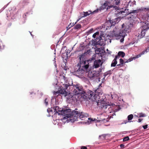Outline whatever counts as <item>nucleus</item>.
Here are the masks:
<instances>
[{
    "instance_id": "12",
    "label": "nucleus",
    "mask_w": 149,
    "mask_h": 149,
    "mask_svg": "<svg viewBox=\"0 0 149 149\" xmlns=\"http://www.w3.org/2000/svg\"><path fill=\"white\" fill-rule=\"evenodd\" d=\"M126 33L125 32L123 29H122L120 30L119 33L118 34H117L115 35V36L117 37L118 38L123 37L124 38L125 36H126Z\"/></svg>"
},
{
    "instance_id": "17",
    "label": "nucleus",
    "mask_w": 149,
    "mask_h": 149,
    "mask_svg": "<svg viewBox=\"0 0 149 149\" xmlns=\"http://www.w3.org/2000/svg\"><path fill=\"white\" fill-rule=\"evenodd\" d=\"M101 63V60L99 59L98 60H95L94 63V66L95 68H97L100 67Z\"/></svg>"
},
{
    "instance_id": "14",
    "label": "nucleus",
    "mask_w": 149,
    "mask_h": 149,
    "mask_svg": "<svg viewBox=\"0 0 149 149\" xmlns=\"http://www.w3.org/2000/svg\"><path fill=\"white\" fill-rule=\"evenodd\" d=\"M149 9V8L141 7V8H139L137 10H133L131 13H137L140 11H143L145 10L146 11H148Z\"/></svg>"
},
{
    "instance_id": "13",
    "label": "nucleus",
    "mask_w": 149,
    "mask_h": 149,
    "mask_svg": "<svg viewBox=\"0 0 149 149\" xmlns=\"http://www.w3.org/2000/svg\"><path fill=\"white\" fill-rule=\"evenodd\" d=\"M133 22L132 23H131L129 25V26L128 27V26H125L124 25V24H123L122 25V29H123V30L126 33L129 29V28L132 27L133 26Z\"/></svg>"
},
{
    "instance_id": "7",
    "label": "nucleus",
    "mask_w": 149,
    "mask_h": 149,
    "mask_svg": "<svg viewBox=\"0 0 149 149\" xmlns=\"http://www.w3.org/2000/svg\"><path fill=\"white\" fill-rule=\"evenodd\" d=\"M74 94L72 93L71 100L74 102L80 100H83L85 99L86 97V96H84V95H83V96L82 95H79V94Z\"/></svg>"
},
{
    "instance_id": "36",
    "label": "nucleus",
    "mask_w": 149,
    "mask_h": 149,
    "mask_svg": "<svg viewBox=\"0 0 149 149\" xmlns=\"http://www.w3.org/2000/svg\"><path fill=\"white\" fill-rule=\"evenodd\" d=\"M119 56L118 55V54L117 55H116L115 56L114 59L115 60H116L117 58H119Z\"/></svg>"
},
{
    "instance_id": "40",
    "label": "nucleus",
    "mask_w": 149,
    "mask_h": 149,
    "mask_svg": "<svg viewBox=\"0 0 149 149\" xmlns=\"http://www.w3.org/2000/svg\"><path fill=\"white\" fill-rule=\"evenodd\" d=\"M8 5V3L6 5H5L3 8L1 9V11H3V10H4L7 6V5Z\"/></svg>"
},
{
    "instance_id": "4",
    "label": "nucleus",
    "mask_w": 149,
    "mask_h": 149,
    "mask_svg": "<svg viewBox=\"0 0 149 149\" xmlns=\"http://www.w3.org/2000/svg\"><path fill=\"white\" fill-rule=\"evenodd\" d=\"M75 109L73 111H71V114L69 115V120L71 122H74L77 120V119L79 118L81 120H84L86 118H87L88 116V114L86 113H84L83 112H80L76 111Z\"/></svg>"
},
{
    "instance_id": "11",
    "label": "nucleus",
    "mask_w": 149,
    "mask_h": 149,
    "mask_svg": "<svg viewBox=\"0 0 149 149\" xmlns=\"http://www.w3.org/2000/svg\"><path fill=\"white\" fill-rule=\"evenodd\" d=\"M96 41L97 45L102 46L104 45L105 44V40L102 39L100 36L96 38Z\"/></svg>"
},
{
    "instance_id": "24",
    "label": "nucleus",
    "mask_w": 149,
    "mask_h": 149,
    "mask_svg": "<svg viewBox=\"0 0 149 149\" xmlns=\"http://www.w3.org/2000/svg\"><path fill=\"white\" fill-rule=\"evenodd\" d=\"M117 63V60L113 59L112 62L111 64V67H115L116 65V64Z\"/></svg>"
},
{
    "instance_id": "9",
    "label": "nucleus",
    "mask_w": 149,
    "mask_h": 149,
    "mask_svg": "<svg viewBox=\"0 0 149 149\" xmlns=\"http://www.w3.org/2000/svg\"><path fill=\"white\" fill-rule=\"evenodd\" d=\"M88 70L86 71V73L87 74L86 75H87L88 77L91 80H95L97 79L96 74L94 72H92L89 70L88 71Z\"/></svg>"
},
{
    "instance_id": "45",
    "label": "nucleus",
    "mask_w": 149,
    "mask_h": 149,
    "mask_svg": "<svg viewBox=\"0 0 149 149\" xmlns=\"http://www.w3.org/2000/svg\"><path fill=\"white\" fill-rule=\"evenodd\" d=\"M122 38L120 39V42H123V41H124V38H123V37H121Z\"/></svg>"
},
{
    "instance_id": "23",
    "label": "nucleus",
    "mask_w": 149,
    "mask_h": 149,
    "mask_svg": "<svg viewBox=\"0 0 149 149\" xmlns=\"http://www.w3.org/2000/svg\"><path fill=\"white\" fill-rule=\"evenodd\" d=\"M147 31L146 29H142L141 32V37L143 38L145 36L146 33V32Z\"/></svg>"
},
{
    "instance_id": "6",
    "label": "nucleus",
    "mask_w": 149,
    "mask_h": 149,
    "mask_svg": "<svg viewBox=\"0 0 149 149\" xmlns=\"http://www.w3.org/2000/svg\"><path fill=\"white\" fill-rule=\"evenodd\" d=\"M70 85L68 84H65L63 85V89L61 88L60 90H59L58 91L53 92V94L55 96H59L61 94L63 95L64 96L66 95L67 92L65 91V90L68 88V86Z\"/></svg>"
},
{
    "instance_id": "15",
    "label": "nucleus",
    "mask_w": 149,
    "mask_h": 149,
    "mask_svg": "<svg viewBox=\"0 0 149 149\" xmlns=\"http://www.w3.org/2000/svg\"><path fill=\"white\" fill-rule=\"evenodd\" d=\"M99 10L98 9H97L96 10L94 11L92 13V12L91 11H88L86 12H84V17H86L88 15H89L90 14L93 13L94 14L95 13H97Z\"/></svg>"
},
{
    "instance_id": "46",
    "label": "nucleus",
    "mask_w": 149,
    "mask_h": 149,
    "mask_svg": "<svg viewBox=\"0 0 149 149\" xmlns=\"http://www.w3.org/2000/svg\"><path fill=\"white\" fill-rule=\"evenodd\" d=\"M142 119H140V118H139V119L138 120V122H139V123H140V122H141L142 120Z\"/></svg>"
},
{
    "instance_id": "22",
    "label": "nucleus",
    "mask_w": 149,
    "mask_h": 149,
    "mask_svg": "<svg viewBox=\"0 0 149 149\" xmlns=\"http://www.w3.org/2000/svg\"><path fill=\"white\" fill-rule=\"evenodd\" d=\"M64 96L66 97L68 100H70V101H71L72 93H68L67 92L66 95Z\"/></svg>"
},
{
    "instance_id": "32",
    "label": "nucleus",
    "mask_w": 149,
    "mask_h": 149,
    "mask_svg": "<svg viewBox=\"0 0 149 149\" xmlns=\"http://www.w3.org/2000/svg\"><path fill=\"white\" fill-rule=\"evenodd\" d=\"M139 117H144L146 116V115L144 113H140L138 114Z\"/></svg>"
},
{
    "instance_id": "10",
    "label": "nucleus",
    "mask_w": 149,
    "mask_h": 149,
    "mask_svg": "<svg viewBox=\"0 0 149 149\" xmlns=\"http://www.w3.org/2000/svg\"><path fill=\"white\" fill-rule=\"evenodd\" d=\"M117 19H113L110 20L108 21L105 23V25H107L109 28L112 26H114L117 22Z\"/></svg>"
},
{
    "instance_id": "39",
    "label": "nucleus",
    "mask_w": 149,
    "mask_h": 149,
    "mask_svg": "<svg viewBox=\"0 0 149 149\" xmlns=\"http://www.w3.org/2000/svg\"><path fill=\"white\" fill-rule=\"evenodd\" d=\"M143 127L144 129H146L148 127V125H144L143 126Z\"/></svg>"
},
{
    "instance_id": "42",
    "label": "nucleus",
    "mask_w": 149,
    "mask_h": 149,
    "mask_svg": "<svg viewBox=\"0 0 149 149\" xmlns=\"http://www.w3.org/2000/svg\"><path fill=\"white\" fill-rule=\"evenodd\" d=\"M81 149H87V148L85 146H81Z\"/></svg>"
},
{
    "instance_id": "5",
    "label": "nucleus",
    "mask_w": 149,
    "mask_h": 149,
    "mask_svg": "<svg viewBox=\"0 0 149 149\" xmlns=\"http://www.w3.org/2000/svg\"><path fill=\"white\" fill-rule=\"evenodd\" d=\"M73 86V88L74 89L73 91L74 93L79 94V95H82L83 96V95H84V96H86V93L85 92L83 91V89L82 86L79 84L74 85Z\"/></svg>"
},
{
    "instance_id": "38",
    "label": "nucleus",
    "mask_w": 149,
    "mask_h": 149,
    "mask_svg": "<svg viewBox=\"0 0 149 149\" xmlns=\"http://www.w3.org/2000/svg\"><path fill=\"white\" fill-rule=\"evenodd\" d=\"M145 29H147V31L148 29H149V23H147L146 24V28Z\"/></svg>"
},
{
    "instance_id": "27",
    "label": "nucleus",
    "mask_w": 149,
    "mask_h": 149,
    "mask_svg": "<svg viewBox=\"0 0 149 149\" xmlns=\"http://www.w3.org/2000/svg\"><path fill=\"white\" fill-rule=\"evenodd\" d=\"M49 100L47 98H46L44 101V103L45 104V105L47 106L48 105V102Z\"/></svg>"
},
{
    "instance_id": "41",
    "label": "nucleus",
    "mask_w": 149,
    "mask_h": 149,
    "mask_svg": "<svg viewBox=\"0 0 149 149\" xmlns=\"http://www.w3.org/2000/svg\"><path fill=\"white\" fill-rule=\"evenodd\" d=\"M105 137V135L103 134V135H100L99 136V138H101L102 137H103V138L102 139H104V138Z\"/></svg>"
},
{
    "instance_id": "21",
    "label": "nucleus",
    "mask_w": 149,
    "mask_h": 149,
    "mask_svg": "<svg viewBox=\"0 0 149 149\" xmlns=\"http://www.w3.org/2000/svg\"><path fill=\"white\" fill-rule=\"evenodd\" d=\"M108 1H106L104 4L101 7V9L104 10V9L107 8V7L108 6H109L108 5Z\"/></svg>"
},
{
    "instance_id": "51",
    "label": "nucleus",
    "mask_w": 149,
    "mask_h": 149,
    "mask_svg": "<svg viewBox=\"0 0 149 149\" xmlns=\"http://www.w3.org/2000/svg\"><path fill=\"white\" fill-rule=\"evenodd\" d=\"M93 30V29H90V31H92Z\"/></svg>"
},
{
    "instance_id": "43",
    "label": "nucleus",
    "mask_w": 149,
    "mask_h": 149,
    "mask_svg": "<svg viewBox=\"0 0 149 149\" xmlns=\"http://www.w3.org/2000/svg\"><path fill=\"white\" fill-rule=\"evenodd\" d=\"M124 122L122 123L121 124H126L127 123L129 122V121H127V120H124L123 121Z\"/></svg>"
},
{
    "instance_id": "25",
    "label": "nucleus",
    "mask_w": 149,
    "mask_h": 149,
    "mask_svg": "<svg viewBox=\"0 0 149 149\" xmlns=\"http://www.w3.org/2000/svg\"><path fill=\"white\" fill-rule=\"evenodd\" d=\"M118 55L119 56H121L123 58L125 56V54L123 52L120 51L118 52Z\"/></svg>"
},
{
    "instance_id": "30",
    "label": "nucleus",
    "mask_w": 149,
    "mask_h": 149,
    "mask_svg": "<svg viewBox=\"0 0 149 149\" xmlns=\"http://www.w3.org/2000/svg\"><path fill=\"white\" fill-rule=\"evenodd\" d=\"M81 27V25L79 24H77L74 27V29H79Z\"/></svg>"
},
{
    "instance_id": "35",
    "label": "nucleus",
    "mask_w": 149,
    "mask_h": 149,
    "mask_svg": "<svg viewBox=\"0 0 149 149\" xmlns=\"http://www.w3.org/2000/svg\"><path fill=\"white\" fill-rule=\"evenodd\" d=\"M88 120L90 121L91 122L92 121H95V120H96L95 119H94L93 120V118H88Z\"/></svg>"
},
{
    "instance_id": "44",
    "label": "nucleus",
    "mask_w": 149,
    "mask_h": 149,
    "mask_svg": "<svg viewBox=\"0 0 149 149\" xmlns=\"http://www.w3.org/2000/svg\"><path fill=\"white\" fill-rule=\"evenodd\" d=\"M120 147L121 148H124V145L123 144H121L120 145Z\"/></svg>"
},
{
    "instance_id": "2",
    "label": "nucleus",
    "mask_w": 149,
    "mask_h": 149,
    "mask_svg": "<svg viewBox=\"0 0 149 149\" xmlns=\"http://www.w3.org/2000/svg\"><path fill=\"white\" fill-rule=\"evenodd\" d=\"M79 59L80 63L81 64H84L83 66H82L81 68H80L77 70L74 71L73 72V74L77 76L80 77L84 75L86 71L88 70L89 67L88 61H87L88 64H86V60L84 58V55H81L79 56Z\"/></svg>"
},
{
    "instance_id": "20",
    "label": "nucleus",
    "mask_w": 149,
    "mask_h": 149,
    "mask_svg": "<svg viewBox=\"0 0 149 149\" xmlns=\"http://www.w3.org/2000/svg\"><path fill=\"white\" fill-rule=\"evenodd\" d=\"M121 1L122 3V5H129L130 3V0H121Z\"/></svg>"
},
{
    "instance_id": "8",
    "label": "nucleus",
    "mask_w": 149,
    "mask_h": 149,
    "mask_svg": "<svg viewBox=\"0 0 149 149\" xmlns=\"http://www.w3.org/2000/svg\"><path fill=\"white\" fill-rule=\"evenodd\" d=\"M120 2V0H114L113 3V5L108 6L107 8V10H108L112 8L116 10H119V6Z\"/></svg>"
},
{
    "instance_id": "16",
    "label": "nucleus",
    "mask_w": 149,
    "mask_h": 149,
    "mask_svg": "<svg viewBox=\"0 0 149 149\" xmlns=\"http://www.w3.org/2000/svg\"><path fill=\"white\" fill-rule=\"evenodd\" d=\"M118 13L120 15L121 14H123L124 16H125L130 14L128 11V9H125L124 10H121Z\"/></svg>"
},
{
    "instance_id": "19",
    "label": "nucleus",
    "mask_w": 149,
    "mask_h": 149,
    "mask_svg": "<svg viewBox=\"0 0 149 149\" xmlns=\"http://www.w3.org/2000/svg\"><path fill=\"white\" fill-rule=\"evenodd\" d=\"M110 95V97H111V98L112 99H113L114 100H116L118 99V95L115 93H111Z\"/></svg>"
},
{
    "instance_id": "50",
    "label": "nucleus",
    "mask_w": 149,
    "mask_h": 149,
    "mask_svg": "<svg viewBox=\"0 0 149 149\" xmlns=\"http://www.w3.org/2000/svg\"><path fill=\"white\" fill-rule=\"evenodd\" d=\"M133 3H135V1H133Z\"/></svg>"
},
{
    "instance_id": "1",
    "label": "nucleus",
    "mask_w": 149,
    "mask_h": 149,
    "mask_svg": "<svg viewBox=\"0 0 149 149\" xmlns=\"http://www.w3.org/2000/svg\"><path fill=\"white\" fill-rule=\"evenodd\" d=\"M101 84H100L97 89L94 91L88 90V93L90 100L93 102H95L97 106L101 105L104 107L105 106V102L103 98L100 99V96L102 93L101 89Z\"/></svg>"
},
{
    "instance_id": "49",
    "label": "nucleus",
    "mask_w": 149,
    "mask_h": 149,
    "mask_svg": "<svg viewBox=\"0 0 149 149\" xmlns=\"http://www.w3.org/2000/svg\"><path fill=\"white\" fill-rule=\"evenodd\" d=\"M30 32V34H31V36H33V35L32 34H31V32Z\"/></svg>"
},
{
    "instance_id": "34",
    "label": "nucleus",
    "mask_w": 149,
    "mask_h": 149,
    "mask_svg": "<svg viewBox=\"0 0 149 149\" xmlns=\"http://www.w3.org/2000/svg\"><path fill=\"white\" fill-rule=\"evenodd\" d=\"M99 34V32H96V33H95L93 35V37L95 38L96 37V36L97 35H98Z\"/></svg>"
},
{
    "instance_id": "31",
    "label": "nucleus",
    "mask_w": 149,
    "mask_h": 149,
    "mask_svg": "<svg viewBox=\"0 0 149 149\" xmlns=\"http://www.w3.org/2000/svg\"><path fill=\"white\" fill-rule=\"evenodd\" d=\"M80 19H78L77 20V22H75V24H76L80 20ZM74 24L73 23V24L72 25H71V26H70V24H69V25H68V26L67 27V30H68V29H69L71 26H73Z\"/></svg>"
},
{
    "instance_id": "33",
    "label": "nucleus",
    "mask_w": 149,
    "mask_h": 149,
    "mask_svg": "<svg viewBox=\"0 0 149 149\" xmlns=\"http://www.w3.org/2000/svg\"><path fill=\"white\" fill-rule=\"evenodd\" d=\"M129 140V138L128 136H127L125 137L123 139V141H128Z\"/></svg>"
},
{
    "instance_id": "48",
    "label": "nucleus",
    "mask_w": 149,
    "mask_h": 149,
    "mask_svg": "<svg viewBox=\"0 0 149 149\" xmlns=\"http://www.w3.org/2000/svg\"><path fill=\"white\" fill-rule=\"evenodd\" d=\"M147 15L148 16V17H149V9L148 11V12H147Z\"/></svg>"
},
{
    "instance_id": "28",
    "label": "nucleus",
    "mask_w": 149,
    "mask_h": 149,
    "mask_svg": "<svg viewBox=\"0 0 149 149\" xmlns=\"http://www.w3.org/2000/svg\"><path fill=\"white\" fill-rule=\"evenodd\" d=\"M111 74V72L110 71H107V72H105L104 73V76L105 77H106L108 75V76L110 75Z\"/></svg>"
},
{
    "instance_id": "26",
    "label": "nucleus",
    "mask_w": 149,
    "mask_h": 149,
    "mask_svg": "<svg viewBox=\"0 0 149 149\" xmlns=\"http://www.w3.org/2000/svg\"><path fill=\"white\" fill-rule=\"evenodd\" d=\"M133 117V116L132 114H130L127 117L128 120L129 121L130 120L132 119Z\"/></svg>"
},
{
    "instance_id": "29",
    "label": "nucleus",
    "mask_w": 149,
    "mask_h": 149,
    "mask_svg": "<svg viewBox=\"0 0 149 149\" xmlns=\"http://www.w3.org/2000/svg\"><path fill=\"white\" fill-rule=\"evenodd\" d=\"M120 64H119L117 66H121V65H122L124 63V62L122 58H120Z\"/></svg>"
},
{
    "instance_id": "47",
    "label": "nucleus",
    "mask_w": 149,
    "mask_h": 149,
    "mask_svg": "<svg viewBox=\"0 0 149 149\" xmlns=\"http://www.w3.org/2000/svg\"><path fill=\"white\" fill-rule=\"evenodd\" d=\"M47 111L48 112H50L51 111H52V110H50L49 109H47Z\"/></svg>"
},
{
    "instance_id": "18",
    "label": "nucleus",
    "mask_w": 149,
    "mask_h": 149,
    "mask_svg": "<svg viewBox=\"0 0 149 149\" xmlns=\"http://www.w3.org/2000/svg\"><path fill=\"white\" fill-rule=\"evenodd\" d=\"M149 50V47L148 48H147L145 51H143L142 52L140 53L138 55H136L133 58V59H135L136 58H137L139 57H140L141 55L144 54L145 52H148Z\"/></svg>"
},
{
    "instance_id": "3",
    "label": "nucleus",
    "mask_w": 149,
    "mask_h": 149,
    "mask_svg": "<svg viewBox=\"0 0 149 149\" xmlns=\"http://www.w3.org/2000/svg\"><path fill=\"white\" fill-rule=\"evenodd\" d=\"M54 114L58 113V115H61L64 116L62 120H65L68 119L67 122H68L69 117V115L71 114V110L70 109H63V108H60L58 106L54 107L53 108Z\"/></svg>"
},
{
    "instance_id": "37",
    "label": "nucleus",
    "mask_w": 149,
    "mask_h": 149,
    "mask_svg": "<svg viewBox=\"0 0 149 149\" xmlns=\"http://www.w3.org/2000/svg\"><path fill=\"white\" fill-rule=\"evenodd\" d=\"M132 59H128L124 63H128L129 62H130L131 61H132Z\"/></svg>"
}]
</instances>
